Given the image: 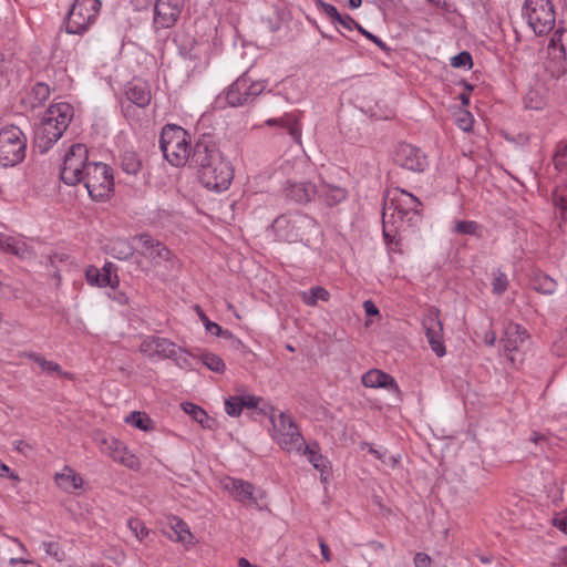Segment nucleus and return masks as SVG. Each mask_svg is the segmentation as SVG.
Masks as SVG:
<instances>
[{
  "mask_svg": "<svg viewBox=\"0 0 567 567\" xmlns=\"http://www.w3.org/2000/svg\"><path fill=\"white\" fill-rule=\"evenodd\" d=\"M184 411L189 414L196 422H198L203 427H210V417L206 413L204 409L194 404V403H184Z\"/></svg>",
  "mask_w": 567,
  "mask_h": 567,
  "instance_id": "e433bc0d",
  "label": "nucleus"
},
{
  "mask_svg": "<svg viewBox=\"0 0 567 567\" xmlns=\"http://www.w3.org/2000/svg\"><path fill=\"white\" fill-rule=\"evenodd\" d=\"M50 96V87L45 83L38 82L22 100L27 107L35 109L41 106Z\"/></svg>",
  "mask_w": 567,
  "mask_h": 567,
  "instance_id": "a878e982",
  "label": "nucleus"
},
{
  "mask_svg": "<svg viewBox=\"0 0 567 567\" xmlns=\"http://www.w3.org/2000/svg\"><path fill=\"white\" fill-rule=\"evenodd\" d=\"M122 111L124 116L128 121H137L138 116L136 115V106L134 104H128L126 106H122Z\"/></svg>",
  "mask_w": 567,
  "mask_h": 567,
  "instance_id": "69168bd1",
  "label": "nucleus"
},
{
  "mask_svg": "<svg viewBox=\"0 0 567 567\" xmlns=\"http://www.w3.org/2000/svg\"><path fill=\"white\" fill-rule=\"evenodd\" d=\"M140 351L150 358L169 359L176 354L177 346L169 339L147 336L142 340Z\"/></svg>",
  "mask_w": 567,
  "mask_h": 567,
  "instance_id": "a211bd4d",
  "label": "nucleus"
},
{
  "mask_svg": "<svg viewBox=\"0 0 567 567\" xmlns=\"http://www.w3.org/2000/svg\"><path fill=\"white\" fill-rule=\"evenodd\" d=\"M369 452L386 465L394 466L398 463V458L393 455H389L385 449L377 450L371 446Z\"/></svg>",
  "mask_w": 567,
  "mask_h": 567,
  "instance_id": "09e8293b",
  "label": "nucleus"
},
{
  "mask_svg": "<svg viewBox=\"0 0 567 567\" xmlns=\"http://www.w3.org/2000/svg\"><path fill=\"white\" fill-rule=\"evenodd\" d=\"M131 3L136 11H143L151 7L153 0H131Z\"/></svg>",
  "mask_w": 567,
  "mask_h": 567,
  "instance_id": "774afa93",
  "label": "nucleus"
},
{
  "mask_svg": "<svg viewBox=\"0 0 567 567\" xmlns=\"http://www.w3.org/2000/svg\"><path fill=\"white\" fill-rule=\"evenodd\" d=\"M184 8L182 0H156L153 24L156 29H168L176 24Z\"/></svg>",
  "mask_w": 567,
  "mask_h": 567,
  "instance_id": "4468645a",
  "label": "nucleus"
},
{
  "mask_svg": "<svg viewBox=\"0 0 567 567\" xmlns=\"http://www.w3.org/2000/svg\"><path fill=\"white\" fill-rule=\"evenodd\" d=\"M259 410L260 413L269 415L274 430L272 437L278 445L287 452L301 453L305 439L292 417L284 412L276 415L275 408L267 403Z\"/></svg>",
  "mask_w": 567,
  "mask_h": 567,
  "instance_id": "0eeeda50",
  "label": "nucleus"
},
{
  "mask_svg": "<svg viewBox=\"0 0 567 567\" xmlns=\"http://www.w3.org/2000/svg\"><path fill=\"white\" fill-rule=\"evenodd\" d=\"M554 166L557 171L567 169V143H559L554 155Z\"/></svg>",
  "mask_w": 567,
  "mask_h": 567,
  "instance_id": "79ce46f5",
  "label": "nucleus"
},
{
  "mask_svg": "<svg viewBox=\"0 0 567 567\" xmlns=\"http://www.w3.org/2000/svg\"><path fill=\"white\" fill-rule=\"evenodd\" d=\"M116 270L117 268L113 262H106L101 269L90 266L85 270V278L90 285L113 288L118 285Z\"/></svg>",
  "mask_w": 567,
  "mask_h": 567,
  "instance_id": "6ab92c4d",
  "label": "nucleus"
},
{
  "mask_svg": "<svg viewBox=\"0 0 567 567\" xmlns=\"http://www.w3.org/2000/svg\"><path fill=\"white\" fill-rule=\"evenodd\" d=\"M272 229L279 240L287 243H309L321 234L318 221L303 213H292L278 216L272 223Z\"/></svg>",
  "mask_w": 567,
  "mask_h": 567,
  "instance_id": "20e7f679",
  "label": "nucleus"
},
{
  "mask_svg": "<svg viewBox=\"0 0 567 567\" xmlns=\"http://www.w3.org/2000/svg\"><path fill=\"white\" fill-rule=\"evenodd\" d=\"M102 7L101 0L73 1V34H83L96 21Z\"/></svg>",
  "mask_w": 567,
  "mask_h": 567,
  "instance_id": "ddd939ff",
  "label": "nucleus"
},
{
  "mask_svg": "<svg viewBox=\"0 0 567 567\" xmlns=\"http://www.w3.org/2000/svg\"><path fill=\"white\" fill-rule=\"evenodd\" d=\"M20 247L16 244V240L12 237H8L6 239L3 251L10 252L12 255H20Z\"/></svg>",
  "mask_w": 567,
  "mask_h": 567,
  "instance_id": "e2e57ef3",
  "label": "nucleus"
},
{
  "mask_svg": "<svg viewBox=\"0 0 567 567\" xmlns=\"http://www.w3.org/2000/svg\"><path fill=\"white\" fill-rule=\"evenodd\" d=\"M27 137L14 125L3 127L0 131V165L13 167L25 158Z\"/></svg>",
  "mask_w": 567,
  "mask_h": 567,
  "instance_id": "9d476101",
  "label": "nucleus"
},
{
  "mask_svg": "<svg viewBox=\"0 0 567 567\" xmlns=\"http://www.w3.org/2000/svg\"><path fill=\"white\" fill-rule=\"evenodd\" d=\"M566 29L559 25L553 33L549 43L548 51L558 59H565L566 51L565 45L563 43V35L565 34Z\"/></svg>",
  "mask_w": 567,
  "mask_h": 567,
  "instance_id": "473e14b6",
  "label": "nucleus"
},
{
  "mask_svg": "<svg viewBox=\"0 0 567 567\" xmlns=\"http://www.w3.org/2000/svg\"><path fill=\"white\" fill-rule=\"evenodd\" d=\"M223 487L235 501L241 504L258 506L257 497L255 496L256 487L250 482L236 477H226L223 481Z\"/></svg>",
  "mask_w": 567,
  "mask_h": 567,
  "instance_id": "f3484780",
  "label": "nucleus"
},
{
  "mask_svg": "<svg viewBox=\"0 0 567 567\" xmlns=\"http://www.w3.org/2000/svg\"><path fill=\"white\" fill-rule=\"evenodd\" d=\"M239 401V395H233L225 400V411L229 416L236 417L241 414L243 406Z\"/></svg>",
  "mask_w": 567,
  "mask_h": 567,
  "instance_id": "a18cd8bd",
  "label": "nucleus"
},
{
  "mask_svg": "<svg viewBox=\"0 0 567 567\" xmlns=\"http://www.w3.org/2000/svg\"><path fill=\"white\" fill-rule=\"evenodd\" d=\"M522 13L538 37L548 34L555 27L556 12L551 0H525Z\"/></svg>",
  "mask_w": 567,
  "mask_h": 567,
  "instance_id": "1a4fd4ad",
  "label": "nucleus"
},
{
  "mask_svg": "<svg viewBox=\"0 0 567 567\" xmlns=\"http://www.w3.org/2000/svg\"><path fill=\"white\" fill-rule=\"evenodd\" d=\"M361 382L365 388H388V386H396V383L394 379L378 369H371L368 372H365L362 378Z\"/></svg>",
  "mask_w": 567,
  "mask_h": 567,
  "instance_id": "b1692460",
  "label": "nucleus"
},
{
  "mask_svg": "<svg viewBox=\"0 0 567 567\" xmlns=\"http://www.w3.org/2000/svg\"><path fill=\"white\" fill-rule=\"evenodd\" d=\"M44 546H45V551L50 556L54 557L56 560L61 561L65 557V554L61 549L59 543H55V542L44 543Z\"/></svg>",
  "mask_w": 567,
  "mask_h": 567,
  "instance_id": "603ef678",
  "label": "nucleus"
},
{
  "mask_svg": "<svg viewBox=\"0 0 567 567\" xmlns=\"http://www.w3.org/2000/svg\"><path fill=\"white\" fill-rule=\"evenodd\" d=\"M125 422L138 430L150 431L154 427L152 419L143 412L133 411L125 417Z\"/></svg>",
  "mask_w": 567,
  "mask_h": 567,
  "instance_id": "f704fd0d",
  "label": "nucleus"
},
{
  "mask_svg": "<svg viewBox=\"0 0 567 567\" xmlns=\"http://www.w3.org/2000/svg\"><path fill=\"white\" fill-rule=\"evenodd\" d=\"M54 480L59 487H61L65 492H69V489L71 488V475L70 474L56 473L54 476Z\"/></svg>",
  "mask_w": 567,
  "mask_h": 567,
  "instance_id": "13d9d810",
  "label": "nucleus"
},
{
  "mask_svg": "<svg viewBox=\"0 0 567 567\" xmlns=\"http://www.w3.org/2000/svg\"><path fill=\"white\" fill-rule=\"evenodd\" d=\"M124 443L113 436L104 437L101 442V450L112 458H114V454L121 452Z\"/></svg>",
  "mask_w": 567,
  "mask_h": 567,
  "instance_id": "a19ab883",
  "label": "nucleus"
},
{
  "mask_svg": "<svg viewBox=\"0 0 567 567\" xmlns=\"http://www.w3.org/2000/svg\"><path fill=\"white\" fill-rule=\"evenodd\" d=\"M121 169L127 174L136 176L142 169V159L137 152L125 150L118 156Z\"/></svg>",
  "mask_w": 567,
  "mask_h": 567,
  "instance_id": "393cba45",
  "label": "nucleus"
},
{
  "mask_svg": "<svg viewBox=\"0 0 567 567\" xmlns=\"http://www.w3.org/2000/svg\"><path fill=\"white\" fill-rule=\"evenodd\" d=\"M196 311H197V315H198L200 321L205 326V329L207 332H209L212 334L220 332V326L216 322L210 321L208 319V317L205 315V312L200 309L199 306H196Z\"/></svg>",
  "mask_w": 567,
  "mask_h": 567,
  "instance_id": "de8ad7c7",
  "label": "nucleus"
},
{
  "mask_svg": "<svg viewBox=\"0 0 567 567\" xmlns=\"http://www.w3.org/2000/svg\"><path fill=\"white\" fill-rule=\"evenodd\" d=\"M89 151L84 144H73V187L75 195L81 188L85 189L94 202H102L109 197L114 186L113 169L101 162H87Z\"/></svg>",
  "mask_w": 567,
  "mask_h": 567,
  "instance_id": "7ed1b4c3",
  "label": "nucleus"
},
{
  "mask_svg": "<svg viewBox=\"0 0 567 567\" xmlns=\"http://www.w3.org/2000/svg\"><path fill=\"white\" fill-rule=\"evenodd\" d=\"M141 245L140 254L151 259L155 265L166 261L171 258V250L158 239H155L147 233H142L134 236Z\"/></svg>",
  "mask_w": 567,
  "mask_h": 567,
  "instance_id": "dca6fc26",
  "label": "nucleus"
},
{
  "mask_svg": "<svg viewBox=\"0 0 567 567\" xmlns=\"http://www.w3.org/2000/svg\"><path fill=\"white\" fill-rule=\"evenodd\" d=\"M319 6L321 7L322 11L326 13V16L334 23L337 19H340V13L336 6L326 3L321 0L318 1Z\"/></svg>",
  "mask_w": 567,
  "mask_h": 567,
  "instance_id": "864d4df0",
  "label": "nucleus"
},
{
  "mask_svg": "<svg viewBox=\"0 0 567 567\" xmlns=\"http://www.w3.org/2000/svg\"><path fill=\"white\" fill-rule=\"evenodd\" d=\"M446 13L455 12V7L450 0H426Z\"/></svg>",
  "mask_w": 567,
  "mask_h": 567,
  "instance_id": "bf43d9fd",
  "label": "nucleus"
},
{
  "mask_svg": "<svg viewBox=\"0 0 567 567\" xmlns=\"http://www.w3.org/2000/svg\"><path fill=\"white\" fill-rule=\"evenodd\" d=\"M553 525L563 533L567 534V509L563 513L556 514L553 517Z\"/></svg>",
  "mask_w": 567,
  "mask_h": 567,
  "instance_id": "4d7b16f0",
  "label": "nucleus"
},
{
  "mask_svg": "<svg viewBox=\"0 0 567 567\" xmlns=\"http://www.w3.org/2000/svg\"><path fill=\"white\" fill-rule=\"evenodd\" d=\"M343 29L348 31H352L353 29L358 30V25H360L349 14H340V19L337 21Z\"/></svg>",
  "mask_w": 567,
  "mask_h": 567,
  "instance_id": "6e6d98bb",
  "label": "nucleus"
},
{
  "mask_svg": "<svg viewBox=\"0 0 567 567\" xmlns=\"http://www.w3.org/2000/svg\"><path fill=\"white\" fill-rule=\"evenodd\" d=\"M71 159V144L68 142L62 143V148L59 151L58 167L60 179L66 185H71V176H68V162Z\"/></svg>",
  "mask_w": 567,
  "mask_h": 567,
  "instance_id": "7c9ffc66",
  "label": "nucleus"
},
{
  "mask_svg": "<svg viewBox=\"0 0 567 567\" xmlns=\"http://www.w3.org/2000/svg\"><path fill=\"white\" fill-rule=\"evenodd\" d=\"M363 308L369 317H374L379 315V308L375 306V303L372 300H365L363 302Z\"/></svg>",
  "mask_w": 567,
  "mask_h": 567,
  "instance_id": "338daca9",
  "label": "nucleus"
},
{
  "mask_svg": "<svg viewBox=\"0 0 567 567\" xmlns=\"http://www.w3.org/2000/svg\"><path fill=\"white\" fill-rule=\"evenodd\" d=\"M300 296L302 302L309 307L317 306L319 300L328 301L330 298L329 291L321 286H316L310 288L309 290L302 291Z\"/></svg>",
  "mask_w": 567,
  "mask_h": 567,
  "instance_id": "c756f323",
  "label": "nucleus"
},
{
  "mask_svg": "<svg viewBox=\"0 0 567 567\" xmlns=\"http://www.w3.org/2000/svg\"><path fill=\"white\" fill-rule=\"evenodd\" d=\"M286 198L297 203L307 204L316 197L318 186L310 182H287L284 188Z\"/></svg>",
  "mask_w": 567,
  "mask_h": 567,
  "instance_id": "aec40b11",
  "label": "nucleus"
},
{
  "mask_svg": "<svg viewBox=\"0 0 567 567\" xmlns=\"http://www.w3.org/2000/svg\"><path fill=\"white\" fill-rule=\"evenodd\" d=\"M125 95L138 109H145L152 101L150 85L146 82L132 81L127 83Z\"/></svg>",
  "mask_w": 567,
  "mask_h": 567,
  "instance_id": "412c9836",
  "label": "nucleus"
},
{
  "mask_svg": "<svg viewBox=\"0 0 567 567\" xmlns=\"http://www.w3.org/2000/svg\"><path fill=\"white\" fill-rule=\"evenodd\" d=\"M199 360L207 369L213 372L223 373L226 369L224 360L215 353H203Z\"/></svg>",
  "mask_w": 567,
  "mask_h": 567,
  "instance_id": "58836bf2",
  "label": "nucleus"
},
{
  "mask_svg": "<svg viewBox=\"0 0 567 567\" xmlns=\"http://www.w3.org/2000/svg\"><path fill=\"white\" fill-rule=\"evenodd\" d=\"M529 339V333L523 326L508 322L501 337L499 344L511 361H514L512 353L522 350L524 343Z\"/></svg>",
  "mask_w": 567,
  "mask_h": 567,
  "instance_id": "2eb2a0df",
  "label": "nucleus"
},
{
  "mask_svg": "<svg viewBox=\"0 0 567 567\" xmlns=\"http://www.w3.org/2000/svg\"><path fill=\"white\" fill-rule=\"evenodd\" d=\"M134 252V246L126 239L117 238L110 244L111 256L118 260H128Z\"/></svg>",
  "mask_w": 567,
  "mask_h": 567,
  "instance_id": "c85d7f7f",
  "label": "nucleus"
},
{
  "mask_svg": "<svg viewBox=\"0 0 567 567\" xmlns=\"http://www.w3.org/2000/svg\"><path fill=\"white\" fill-rule=\"evenodd\" d=\"M113 460L130 470L137 471L141 467L140 460L133 453H131L125 445L122 447L120 453L114 454Z\"/></svg>",
  "mask_w": 567,
  "mask_h": 567,
  "instance_id": "4c0bfd02",
  "label": "nucleus"
},
{
  "mask_svg": "<svg viewBox=\"0 0 567 567\" xmlns=\"http://www.w3.org/2000/svg\"><path fill=\"white\" fill-rule=\"evenodd\" d=\"M188 163L197 169L199 182L207 189L226 190L234 178L233 166L225 159L213 134H200L196 138Z\"/></svg>",
  "mask_w": 567,
  "mask_h": 567,
  "instance_id": "f257e3e1",
  "label": "nucleus"
},
{
  "mask_svg": "<svg viewBox=\"0 0 567 567\" xmlns=\"http://www.w3.org/2000/svg\"><path fill=\"white\" fill-rule=\"evenodd\" d=\"M76 504L79 506V514L80 516H83L84 513H90V511L93 508V502L87 498L79 499L76 501Z\"/></svg>",
  "mask_w": 567,
  "mask_h": 567,
  "instance_id": "0e129e2a",
  "label": "nucleus"
},
{
  "mask_svg": "<svg viewBox=\"0 0 567 567\" xmlns=\"http://www.w3.org/2000/svg\"><path fill=\"white\" fill-rule=\"evenodd\" d=\"M393 162L413 173H423L430 164L426 154L420 147L405 142L396 145Z\"/></svg>",
  "mask_w": 567,
  "mask_h": 567,
  "instance_id": "9b49d317",
  "label": "nucleus"
},
{
  "mask_svg": "<svg viewBox=\"0 0 567 567\" xmlns=\"http://www.w3.org/2000/svg\"><path fill=\"white\" fill-rule=\"evenodd\" d=\"M127 526L140 540H143L148 535V529L146 528L145 524L138 518H130L127 520Z\"/></svg>",
  "mask_w": 567,
  "mask_h": 567,
  "instance_id": "49530a36",
  "label": "nucleus"
},
{
  "mask_svg": "<svg viewBox=\"0 0 567 567\" xmlns=\"http://www.w3.org/2000/svg\"><path fill=\"white\" fill-rule=\"evenodd\" d=\"M431 558L425 553H416L414 556V566L415 567H430L431 566Z\"/></svg>",
  "mask_w": 567,
  "mask_h": 567,
  "instance_id": "052dcab7",
  "label": "nucleus"
},
{
  "mask_svg": "<svg viewBox=\"0 0 567 567\" xmlns=\"http://www.w3.org/2000/svg\"><path fill=\"white\" fill-rule=\"evenodd\" d=\"M240 396V405L247 409H258L259 404L264 402V399L260 396L251 395V394H245L239 395Z\"/></svg>",
  "mask_w": 567,
  "mask_h": 567,
  "instance_id": "3c124183",
  "label": "nucleus"
},
{
  "mask_svg": "<svg viewBox=\"0 0 567 567\" xmlns=\"http://www.w3.org/2000/svg\"><path fill=\"white\" fill-rule=\"evenodd\" d=\"M268 126H279L284 128L296 143L301 142V124L296 113H286L277 118L266 121Z\"/></svg>",
  "mask_w": 567,
  "mask_h": 567,
  "instance_id": "4be33fe9",
  "label": "nucleus"
},
{
  "mask_svg": "<svg viewBox=\"0 0 567 567\" xmlns=\"http://www.w3.org/2000/svg\"><path fill=\"white\" fill-rule=\"evenodd\" d=\"M358 31L364 35L367 39L375 43L383 52H390V47L381 40L379 37L374 35L370 31L365 30L362 25H358Z\"/></svg>",
  "mask_w": 567,
  "mask_h": 567,
  "instance_id": "8fccbe9b",
  "label": "nucleus"
},
{
  "mask_svg": "<svg viewBox=\"0 0 567 567\" xmlns=\"http://www.w3.org/2000/svg\"><path fill=\"white\" fill-rule=\"evenodd\" d=\"M316 196L327 206L333 207L347 199L348 190L337 185L323 183L318 187Z\"/></svg>",
  "mask_w": 567,
  "mask_h": 567,
  "instance_id": "5701e85b",
  "label": "nucleus"
},
{
  "mask_svg": "<svg viewBox=\"0 0 567 567\" xmlns=\"http://www.w3.org/2000/svg\"><path fill=\"white\" fill-rule=\"evenodd\" d=\"M557 284L546 274H537L533 278V288L544 295H551L555 292Z\"/></svg>",
  "mask_w": 567,
  "mask_h": 567,
  "instance_id": "c9c22d12",
  "label": "nucleus"
},
{
  "mask_svg": "<svg viewBox=\"0 0 567 567\" xmlns=\"http://www.w3.org/2000/svg\"><path fill=\"white\" fill-rule=\"evenodd\" d=\"M190 134L176 124H165L159 136V148L164 158L175 167L188 163L192 153Z\"/></svg>",
  "mask_w": 567,
  "mask_h": 567,
  "instance_id": "39448f33",
  "label": "nucleus"
},
{
  "mask_svg": "<svg viewBox=\"0 0 567 567\" xmlns=\"http://www.w3.org/2000/svg\"><path fill=\"white\" fill-rule=\"evenodd\" d=\"M116 286H114L111 292H109V297L113 300H115L118 305H126L128 302V297L126 293L118 291L115 289Z\"/></svg>",
  "mask_w": 567,
  "mask_h": 567,
  "instance_id": "680f3d73",
  "label": "nucleus"
},
{
  "mask_svg": "<svg viewBox=\"0 0 567 567\" xmlns=\"http://www.w3.org/2000/svg\"><path fill=\"white\" fill-rule=\"evenodd\" d=\"M71 124V104L55 103L49 107L42 127L37 132L35 144L41 153L48 152Z\"/></svg>",
  "mask_w": 567,
  "mask_h": 567,
  "instance_id": "423d86ee",
  "label": "nucleus"
},
{
  "mask_svg": "<svg viewBox=\"0 0 567 567\" xmlns=\"http://www.w3.org/2000/svg\"><path fill=\"white\" fill-rule=\"evenodd\" d=\"M422 203L413 194L394 188L388 192L382 212V231L388 246H399L401 233L414 230L422 220Z\"/></svg>",
  "mask_w": 567,
  "mask_h": 567,
  "instance_id": "f03ea898",
  "label": "nucleus"
},
{
  "mask_svg": "<svg viewBox=\"0 0 567 567\" xmlns=\"http://www.w3.org/2000/svg\"><path fill=\"white\" fill-rule=\"evenodd\" d=\"M482 229V225L475 220H456L452 228V233L481 238L483 236Z\"/></svg>",
  "mask_w": 567,
  "mask_h": 567,
  "instance_id": "72a5a7b5",
  "label": "nucleus"
},
{
  "mask_svg": "<svg viewBox=\"0 0 567 567\" xmlns=\"http://www.w3.org/2000/svg\"><path fill=\"white\" fill-rule=\"evenodd\" d=\"M301 453L307 456L309 463H311L316 470L321 473L326 471L328 461L327 457L320 453V446L317 442H312L310 444L305 442Z\"/></svg>",
  "mask_w": 567,
  "mask_h": 567,
  "instance_id": "bb28decb",
  "label": "nucleus"
},
{
  "mask_svg": "<svg viewBox=\"0 0 567 567\" xmlns=\"http://www.w3.org/2000/svg\"><path fill=\"white\" fill-rule=\"evenodd\" d=\"M508 287V279L505 272L497 270L494 274V278L492 281V291L494 295L501 296L503 295Z\"/></svg>",
  "mask_w": 567,
  "mask_h": 567,
  "instance_id": "37998d69",
  "label": "nucleus"
},
{
  "mask_svg": "<svg viewBox=\"0 0 567 567\" xmlns=\"http://www.w3.org/2000/svg\"><path fill=\"white\" fill-rule=\"evenodd\" d=\"M524 107L527 110L540 111L547 104L544 92L536 87H530L523 97Z\"/></svg>",
  "mask_w": 567,
  "mask_h": 567,
  "instance_id": "cd10ccee",
  "label": "nucleus"
},
{
  "mask_svg": "<svg viewBox=\"0 0 567 567\" xmlns=\"http://www.w3.org/2000/svg\"><path fill=\"white\" fill-rule=\"evenodd\" d=\"M169 359L174 360L175 364L184 370H193L196 358L188 353L185 349L177 346V351L174 357Z\"/></svg>",
  "mask_w": 567,
  "mask_h": 567,
  "instance_id": "ea45409f",
  "label": "nucleus"
},
{
  "mask_svg": "<svg viewBox=\"0 0 567 567\" xmlns=\"http://www.w3.org/2000/svg\"><path fill=\"white\" fill-rule=\"evenodd\" d=\"M422 326L425 331L431 350L440 358L446 354L444 344L443 323L440 319V310L430 308L423 317Z\"/></svg>",
  "mask_w": 567,
  "mask_h": 567,
  "instance_id": "f8f14e48",
  "label": "nucleus"
},
{
  "mask_svg": "<svg viewBox=\"0 0 567 567\" xmlns=\"http://www.w3.org/2000/svg\"><path fill=\"white\" fill-rule=\"evenodd\" d=\"M268 82L252 80L247 72L239 75L224 92L226 104L231 107H240L252 104L266 90Z\"/></svg>",
  "mask_w": 567,
  "mask_h": 567,
  "instance_id": "6e6552de",
  "label": "nucleus"
},
{
  "mask_svg": "<svg viewBox=\"0 0 567 567\" xmlns=\"http://www.w3.org/2000/svg\"><path fill=\"white\" fill-rule=\"evenodd\" d=\"M31 358L40 365V368L42 370H48V371H59L60 370V367L58 363L47 361L40 354H32Z\"/></svg>",
  "mask_w": 567,
  "mask_h": 567,
  "instance_id": "5fc2aeb1",
  "label": "nucleus"
},
{
  "mask_svg": "<svg viewBox=\"0 0 567 567\" xmlns=\"http://www.w3.org/2000/svg\"><path fill=\"white\" fill-rule=\"evenodd\" d=\"M451 65L457 69H471L473 66L472 55L467 51H462L451 58Z\"/></svg>",
  "mask_w": 567,
  "mask_h": 567,
  "instance_id": "c03bdc74",
  "label": "nucleus"
},
{
  "mask_svg": "<svg viewBox=\"0 0 567 567\" xmlns=\"http://www.w3.org/2000/svg\"><path fill=\"white\" fill-rule=\"evenodd\" d=\"M169 524L175 534V540L181 542L183 544H190L193 540V535L189 530L188 525L177 516H173L169 519Z\"/></svg>",
  "mask_w": 567,
  "mask_h": 567,
  "instance_id": "2f4dec72",
  "label": "nucleus"
}]
</instances>
